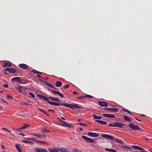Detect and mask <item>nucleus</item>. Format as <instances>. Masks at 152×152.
<instances>
[{
    "instance_id": "nucleus-40",
    "label": "nucleus",
    "mask_w": 152,
    "mask_h": 152,
    "mask_svg": "<svg viewBox=\"0 0 152 152\" xmlns=\"http://www.w3.org/2000/svg\"><path fill=\"white\" fill-rule=\"evenodd\" d=\"M85 97L90 98H93V96H91V95H85Z\"/></svg>"
},
{
    "instance_id": "nucleus-59",
    "label": "nucleus",
    "mask_w": 152,
    "mask_h": 152,
    "mask_svg": "<svg viewBox=\"0 0 152 152\" xmlns=\"http://www.w3.org/2000/svg\"><path fill=\"white\" fill-rule=\"evenodd\" d=\"M124 147L125 148H129V149H130V148L128 147H127L126 146H124Z\"/></svg>"
},
{
    "instance_id": "nucleus-31",
    "label": "nucleus",
    "mask_w": 152,
    "mask_h": 152,
    "mask_svg": "<svg viewBox=\"0 0 152 152\" xmlns=\"http://www.w3.org/2000/svg\"><path fill=\"white\" fill-rule=\"evenodd\" d=\"M38 137L43 138V137L46 138L47 136L46 135H44L42 134H38Z\"/></svg>"
},
{
    "instance_id": "nucleus-47",
    "label": "nucleus",
    "mask_w": 152,
    "mask_h": 152,
    "mask_svg": "<svg viewBox=\"0 0 152 152\" xmlns=\"http://www.w3.org/2000/svg\"><path fill=\"white\" fill-rule=\"evenodd\" d=\"M22 142L24 143H28V142H29V141H28L25 140H23L22 141Z\"/></svg>"
},
{
    "instance_id": "nucleus-25",
    "label": "nucleus",
    "mask_w": 152,
    "mask_h": 152,
    "mask_svg": "<svg viewBox=\"0 0 152 152\" xmlns=\"http://www.w3.org/2000/svg\"><path fill=\"white\" fill-rule=\"evenodd\" d=\"M105 151H110L111 152H117V151L115 150H113L112 149L110 148H105Z\"/></svg>"
},
{
    "instance_id": "nucleus-1",
    "label": "nucleus",
    "mask_w": 152,
    "mask_h": 152,
    "mask_svg": "<svg viewBox=\"0 0 152 152\" xmlns=\"http://www.w3.org/2000/svg\"><path fill=\"white\" fill-rule=\"evenodd\" d=\"M124 125V124L120 122H115L113 124H109L108 126H112L114 127H118L120 128L122 127V126Z\"/></svg>"
},
{
    "instance_id": "nucleus-44",
    "label": "nucleus",
    "mask_w": 152,
    "mask_h": 152,
    "mask_svg": "<svg viewBox=\"0 0 152 152\" xmlns=\"http://www.w3.org/2000/svg\"><path fill=\"white\" fill-rule=\"evenodd\" d=\"M75 105H71L70 104V108L72 109L73 110L75 107H74Z\"/></svg>"
},
{
    "instance_id": "nucleus-39",
    "label": "nucleus",
    "mask_w": 152,
    "mask_h": 152,
    "mask_svg": "<svg viewBox=\"0 0 152 152\" xmlns=\"http://www.w3.org/2000/svg\"><path fill=\"white\" fill-rule=\"evenodd\" d=\"M35 141L36 142H39V143H45V144H48L47 143H46V142H42V141H38L37 140H35Z\"/></svg>"
},
{
    "instance_id": "nucleus-61",
    "label": "nucleus",
    "mask_w": 152,
    "mask_h": 152,
    "mask_svg": "<svg viewBox=\"0 0 152 152\" xmlns=\"http://www.w3.org/2000/svg\"><path fill=\"white\" fill-rule=\"evenodd\" d=\"M82 119H78V120H77V121H78V122H80V121H82Z\"/></svg>"
},
{
    "instance_id": "nucleus-33",
    "label": "nucleus",
    "mask_w": 152,
    "mask_h": 152,
    "mask_svg": "<svg viewBox=\"0 0 152 152\" xmlns=\"http://www.w3.org/2000/svg\"><path fill=\"white\" fill-rule=\"evenodd\" d=\"M75 105V108L76 109H81L82 108V107H79L78 106V104H74Z\"/></svg>"
},
{
    "instance_id": "nucleus-63",
    "label": "nucleus",
    "mask_w": 152,
    "mask_h": 152,
    "mask_svg": "<svg viewBox=\"0 0 152 152\" xmlns=\"http://www.w3.org/2000/svg\"><path fill=\"white\" fill-rule=\"evenodd\" d=\"M61 118L62 119V120H65V118H64L63 117H61Z\"/></svg>"
},
{
    "instance_id": "nucleus-62",
    "label": "nucleus",
    "mask_w": 152,
    "mask_h": 152,
    "mask_svg": "<svg viewBox=\"0 0 152 152\" xmlns=\"http://www.w3.org/2000/svg\"><path fill=\"white\" fill-rule=\"evenodd\" d=\"M8 132L10 133L12 135V134L11 132L9 130H8L7 131Z\"/></svg>"
},
{
    "instance_id": "nucleus-32",
    "label": "nucleus",
    "mask_w": 152,
    "mask_h": 152,
    "mask_svg": "<svg viewBox=\"0 0 152 152\" xmlns=\"http://www.w3.org/2000/svg\"><path fill=\"white\" fill-rule=\"evenodd\" d=\"M32 72L34 73L35 74L39 73V74H42V72L37 71V70H36L35 69H33V70H32Z\"/></svg>"
},
{
    "instance_id": "nucleus-56",
    "label": "nucleus",
    "mask_w": 152,
    "mask_h": 152,
    "mask_svg": "<svg viewBox=\"0 0 152 152\" xmlns=\"http://www.w3.org/2000/svg\"><path fill=\"white\" fill-rule=\"evenodd\" d=\"M19 135H21L23 136H25V134H23V133H20L19 134Z\"/></svg>"
},
{
    "instance_id": "nucleus-41",
    "label": "nucleus",
    "mask_w": 152,
    "mask_h": 152,
    "mask_svg": "<svg viewBox=\"0 0 152 152\" xmlns=\"http://www.w3.org/2000/svg\"><path fill=\"white\" fill-rule=\"evenodd\" d=\"M13 97L9 95H7V98L9 99H12Z\"/></svg>"
},
{
    "instance_id": "nucleus-8",
    "label": "nucleus",
    "mask_w": 152,
    "mask_h": 152,
    "mask_svg": "<svg viewBox=\"0 0 152 152\" xmlns=\"http://www.w3.org/2000/svg\"><path fill=\"white\" fill-rule=\"evenodd\" d=\"M52 91L54 94H56L61 97H64L63 94L58 91L52 90Z\"/></svg>"
},
{
    "instance_id": "nucleus-24",
    "label": "nucleus",
    "mask_w": 152,
    "mask_h": 152,
    "mask_svg": "<svg viewBox=\"0 0 152 152\" xmlns=\"http://www.w3.org/2000/svg\"><path fill=\"white\" fill-rule=\"evenodd\" d=\"M20 144H16L15 145V147L17 150L18 151L20 152H22L20 150Z\"/></svg>"
},
{
    "instance_id": "nucleus-60",
    "label": "nucleus",
    "mask_w": 152,
    "mask_h": 152,
    "mask_svg": "<svg viewBox=\"0 0 152 152\" xmlns=\"http://www.w3.org/2000/svg\"><path fill=\"white\" fill-rule=\"evenodd\" d=\"M2 129L3 130H5L7 131V130H8L7 129H6L4 128H2Z\"/></svg>"
},
{
    "instance_id": "nucleus-36",
    "label": "nucleus",
    "mask_w": 152,
    "mask_h": 152,
    "mask_svg": "<svg viewBox=\"0 0 152 152\" xmlns=\"http://www.w3.org/2000/svg\"><path fill=\"white\" fill-rule=\"evenodd\" d=\"M72 152H82L80 150H78L76 148L74 149L73 150Z\"/></svg>"
},
{
    "instance_id": "nucleus-48",
    "label": "nucleus",
    "mask_w": 152,
    "mask_h": 152,
    "mask_svg": "<svg viewBox=\"0 0 152 152\" xmlns=\"http://www.w3.org/2000/svg\"><path fill=\"white\" fill-rule=\"evenodd\" d=\"M31 134H32V135H33L35 136H36V137H39V136H38V134H32V133H31Z\"/></svg>"
},
{
    "instance_id": "nucleus-55",
    "label": "nucleus",
    "mask_w": 152,
    "mask_h": 152,
    "mask_svg": "<svg viewBox=\"0 0 152 152\" xmlns=\"http://www.w3.org/2000/svg\"><path fill=\"white\" fill-rule=\"evenodd\" d=\"M42 112L46 115L48 116H49L48 115L45 111L43 110Z\"/></svg>"
},
{
    "instance_id": "nucleus-10",
    "label": "nucleus",
    "mask_w": 152,
    "mask_h": 152,
    "mask_svg": "<svg viewBox=\"0 0 152 152\" xmlns=\"http://www.w3.org/2000/svg\"><path fill=\"white\" fill-rule=\"evenodd\" d=\"M50 152H58L59 151V148H50L49 149Z\"/></svg>"
},
{
    "instance_id": "nucleus-15",
    "label": "nucleus",
    "mask_w": 152,
    "mask_h": 152,
    "mask_svg": "<svg viewBox=\"0 0 152 152\" xmlns=\"http://www.w3.org/2000/svg\"><path fill=\"white\" fill-rule=\"evenodd\" d=\"M42 132L43 133L46 134L50 132V131L48 130L45 127H44L42 129Z\"/></svg>"
},
{
    "instance_id": "nucleus-37",
    "label": "nucleus",
    "mask_w": 152,
    "mask_h": 152,
    "mask_svg": "<svg viewBox=\"0 0 152 152\" xmlns=\"http://www.w3.org/2000/svg\"><path fill=\"white\" fill-rule=\"evenodd\" d=\"M29 95H30L32 97L34 98L35 97V96L34 94L31 92H29Z\"/></svg>"
},
{
    "instance_id": "nucleus-50",
    "label": "nucleus",
    "mask_w": 152,
    "mask_h": 152,
    "mask_svg": "<svg viewBox=\"0 0 152 152\" xmlns=\"http://www.w3.org/2000/svg\"><path fill=\"white\" fill-rule=\"evenodd\" d=\"M69 85L68 84H67L66 85H65L64 86V88L65 89H66L67 88H68L69 87Z\"/></svg>"
},
{
    "instance_id": "nucleus-18",
    "label": "nucleus",
    "mask_w": 152,
    "mask_h": 152,
    "mask_svg": "<svg viewBox=\"0 0 152 152\" xmlns=\"http://www.w3.org/2000/svg\"><path fill=\"white\" fill-rule=\"evenodd\" d=\"M48 98H49V99H50V100L52 101L57 102H60L59 100L57 98H55L53 97H48Z\"/></svg>"
},
{
    "instance_id": "nucleus-3",
    "label": "nucleus",
    "mask_w": 152,
    "mask_h": 152,
    "mask_svg": "<svg viewBox=\"0 0 152 152\" xmlns=\"http://www.w3.org/2000/svg\"><path fill=\"white\" fill-rule=\"evenodd\" d=\"M82 137L87 142L89 143H94V141L91 138H89L86 136H83Z\"/></svg>"
},
{
    "instance_id": "nucleus-28",
    "label": "nucleus",
    "mask_w": 152,
    "mask_h": 152,
    "mask_svg": "<svg viewBox=\"0 0 152 152\" xmlns=\"http://www.w3.org/2000/svg\"><path fill=\"white\" fill-rule=\"evenodd\" d=\"M96 122L99 123V124H102L104 125V121H101L100 120H96Z\"/></svg>"
},
{
    "instance_id": "nucleus-49",
    "label": "nucleus",
    "mask_w": 152,
    "mask_h": 152,
    "mask_svg": "<svg viewBox=\"0 0 152 152\" xmlns=\"http://www.w3.org/2000/svg\"><path fill=\"white\" fill-rule=\"evenodd\" d=\"M139 150H140L141 151H144L145 149L143 148H140V147H139Z\"/></svg>"
},
{
    "instance_id": "nucleus-34",
    "label": "nucleus",
    "mask_w": 152,
    "mask_h": 152,
    "mask_svg": "<svg viewBox=\"0 0 152 152\" xmlns=\"http://www.w3.org/2000/svg\"><path fill=\"white\" fill-rule=\"evenodd\" d=\"M70 104L68 103L66 104H62V106H63L65 107L70 108Z\"/></svg>"
},
{
    "instance_id": "nucleus-51",
    "label": "nucleus",
    "mask_w": 152,
    "mask_h": 152,
    "mask_svg": "<svg viewBox=\"0 0 152 152\" xmlns=\"http://www.w3.org/2000/svg\"><path fill=\"white\" fill-rule=\"evenodd\" d=\"M52 112L53 113H56V112L54 111L52 109H49L48 110V112Z\"/></svg>"
},
{
    "instance_id": "nucleus-26",
    "label": "nucleus",
    "mask_w": 152,
    "mask_h": 152,
    "mask_svg": "<svg viewBox=\"0 0 152 152\" xmlns=\"http://www.w3.org/2000/svg\"><path fill=\"white\" fill-rule=\"evenodd\" d=\"M61 152H69V151L64 148H62L59 149Z\"/></svg>"
},
{
    "instance_id": "nucleus-52",
    "label": "nucleus",
    "mask_w": 152,
    "mask_h": 152,
    "mask_svg": "<svg viewBox=\"0 0 152 152\" xmlns=\"http://www.w3.org/2000/svg\"><path fill=\"white\" fill-rule=\"evenodd\" d=\"M37 76L38 77H40V78H41V79H44V78H43V77H41V75H40L39 74H37Z\"/></svg>"
},
{
    "instance_id": "nucleus-9",
    "label": "nucleus",
    "mask_w": 152,
    "mask_h": 152,
    "mask_svg": "<svg viewBox=\"0 0 152 152\" xmlns=\"http://www.w3.org/2000/svg\"><path fill=\"white\" fill-rule=\"evenodd\" d=\"M105 110H108L112 112H114V113H117L118 112V109L117 108H105Z\"/></svg>"
},
{
    "instance_id": "nucleus-12",
    "label": "nucleus",
    "mask_w": 152,
    "mask_h": 152,
    "mask_svg": "<svg viewBox=\"0 0 152 152\" xmlns=\"http://www.w3.org/2000/svg\"><path fill=\"white\" fill-rule=\"evenodd\" d=\"M18 66L21 69H26L28 68L27 65L24 64H21L18 65Z\"/></svg>"
},
{
    "instance_id": "nucleus-7",
    "label": "nucleus",
    "mask_w": 152,
    "mask_h": 152,
    "mask_svg": "<svg viewBox=\"0 0 152 152\" xmlns=\"http://www.w3.org/2000/svg\"><path fill=\"white\" fill-rule=\"evenodd\" d=\"M48 103L51 105H53L55 106H62V104L60 103H58L53 102L51 101H49Z\"/></svg>"
},
{
    "instance_id": "nucleus-38",
    "label": "nucleus",
    "mask_w": 152,
    "mask_h": 152,
    "mask_svg": "<svg viewBox=\"0 0 152 152\" xmlns=\"http://www.w3.org/2000/svg\"><path fill=\"white\" fill-rule=\"evenodd\" d=\"M132 147L133 148L138 150L139 149V146L137 145H132Z\"/></svg>"
},
{
    "instance_id": "nucleus-21",
    "label": "nucleus",
    "mask_w": 152,
    "mask_h": 152,
    "mask_svg": "<svg viewBox=\"0 0 152 152\" xmlns=\"http://www.w3.org/2000/svg\"><path fill=\"white\" fill-rule=\"evenodd\" d=\"M56 86L57 87H59L61 86L62 83L61 82L58 81L56 83Z\"/></svg>"
},
{
    "instance_id": "nucleus-13",
    "label": "nucleus",
    "mask_w": 152,
    "mask_h": 152,
    "mask_svg": "<svg viewBox=\"0 0 152 152\" xmlns=\"http://www.w3.org/2000/svg\"><path fill=\"white\" fill-rule=\"evenodd\" d=\"M36 152H47V150L45 148H37Z\"/></svg>"
},
{
    "instance_id": "nucleus-54",
    "label": "nucleus",
    "mask_w": 152,
    "mask_h": 152,
    "mask_svg": "<svg viewBox=\"0 0 152 152\" xmlns=\"http://www.w3.org/2000/svg\"><path fill=\"white\" fill-rule=\"evenodd\" d=\"M84 97L83 96H80L78 97V98L79 99H81L83 98Z\"/></svg>"
},
{
    "instance_id": "nucleus-64",
    "label": "nucleus",
    "mask_w": 152,
    "mask_h": 152,
    "mask_svg": "<svg viewBox=\"0 0 152 152\" xmlns=\"http://www.w3.org/2000/svg\"><path fill=\"white\" fill-rule=\"evenodd\" d=\"M140 116H143V117H145V115L144 114H140Z\"/></svg>"
},
{
    "instance_id": "nucleus-29",
    "label": "nucleus",
    "mask_w": 152,
    "mask_h": 152,
    "mask_svg": "<svg viewBox=\"0 0 152 152\" xmlns=\"http://www.w3.org/2000/svg\"><path fill=\"white\" fill-rule=\"evenodd\" d=\"M114 141H115L117 143L120 144L123 143V142L122 141L118 139H114Z\"/></svg>"
},
{
    "instance_id": "nucleus-14",
    "label": "nucleus",
    "mask_w": 152,
    "mask_h": 152,
    "mask_svg": "<svg viewBox=\"0 0 152 152\" xmlns=\"http://www.w3.org/2000/svg\"><path fill=\"white\" fill-rule=\"evenodd\" d=\"M61 122L64 123V124H62V126H65L70 128H72L73 127V126L72 125L67 124V122L66 121H61Z\"/></svg>"
},
{
    "instance_id": "nucleus-27",
    "label": "nucleus",
    "mask_w": 152,
    "mask_h": 152,
    "mask_svg": "<svg viewBox=\"0 0 152 152\" xmlns=\"http://www.w3.org/2000/svg\"><path fill=\"white\" fill-rule=\"evenodd\" d=\"M93 116L94 118L95 119H100L102 118L101 116H98L94 114L93 115Z\"/></svg>"
},
{
    "instance_id": "nucleus-11",
    "label": "nucleus",
    "mask_w": 152,
    "mask_h": 152,
    "mask_svg": "<svg viewBox=\"0 0 152 152\" xmlns=\"http://www.w3.org/2000/svg\"><path fill=\"white\" fill-rule=\"evenodd\" d=\"M88 134L89 136L93 137H96L99 136V134L96 133L89 132Z\"/></svg>"
},
{
    "instance_id": "nucleus-17",
    "label": "nucleus",
    "mask_w": 152,
    "mask_h": 152,
    "mask_svg": "<svg viewBox=\"0 0 152 152\" xmlns=\"http://www.w3.org/2000/svg\"><path fill=\"white\" fill-rule=\"evenodd\" d=\"M105 139L110 140H113L114 139V138L112 136L110 135H109L105 134Z\"/></svg>"
},
{
    "instance_id": "nucleus-46",
    "label": "nucleus",
    "mask_w": 152,
    "mask_h": 152,
    "mask_svg": "<svg viewBox=\"0 0 152 152\" xmlns=\"http://www.w3.org/2000/svg\"><path fill=\"white\" fill-rule=\"evenodd\" d=\"M3 87L5 88H8V85L7 84H4Z\"/></svg>"
},
{
    "instance_id": "nucleus-53",
    "label": "nucleus",
    "mask_w": 152,
    "mask_h": 152,
    "mask_svg": "<svg viewBox=\"0 0 152 152\" xmlns=\"http://www.w3.org/2000/svg\"><path fill=\"white\" fill-rule=\"evenodd\" d=\"M78 124H80L81 125H83V126H87V124H84L82 123H79Z\"/></svg>"
},
{
    "instance_id": "nucleus-57",
    "label": "nucleus",
    "mask_w": 152,
    "mask_h": 152,
    "mask_svg": "<svg viewBox=\"0 0 152 152\" xmlns=\"http://www.w3.org/2000/svg\"><path fill=\"white\" fill-rule=\"evenodd\" d=\"M108 106V104L106 102H105V107H107Z\"/></svg>"
},
{
    "instance_id": "nucleus-20",
    "label": "nucleus",
    "mask_w": 152,
    "mask_h": 152,
    "mask_svg": "<svg viewBox=\"0 0 152 152\" xmlns=\"http://www.w3.org/2000/svg\"><path fill=\"white\" fill-rule=\"evenodd\" d=\"M105 117L108 118H115V116L113 114H105Z\"/></svg>"
},
{
    "instance_id": "nucleus-58",
    "label": "nucleus",
    "mask_w": 152,
    "mask_h": 152,
    "mask_svg": "<svg viewBox=\"0 0 152 152\" xmlns=\"http://www.w3.org/2000/svg\"><path fill=\"white\" fill-rule=\"evenodd\" d=\"M1 148H3L4 149H5V147L4 145H1Z\"/></svg>"
},
{
    "instance_id": "nucleus-22",
    "label": "nucleus",
    "mask_w": 152,
    "mask_h": 152,
    "mask_svg": "<svg viewBox=\"0 0 152 152\" xmlns=\"http://www.w3.org/2000/svg\"><path fill=\"white\" fill-rule=\"evenodd\" d=\"M18 90V91L19 93H21L22 91V87H21L19 86L18 85V86H16L15 87Z\"/></svg>"
},
{
    "instance_id": "nucleus-45",
    "label": "nucleus",
    "mask_w": 152,
    "mask_h": 152,
    "mask_svg": "<svg viewBox=\"0 0 152 152\" xmlns=\"http://www.w3.org/2000/svg\"><path fill=\"white\" fill-rule=\"evenodd\" d=\"M21 104L23 105H26V106H28V105L30 104H29L27 103H25V102H23V103H22Z\"/></svg>"
},
{
    "instance_id": "nucleus-35",
    "label": "nucleus",
    "mask_w": 152,
    "mask_h": 152,
    "mask_svg": "<svg viewBox=\"0 0 152 152\" xmlns=\"http://www.w3.org/2000/svg\"><path fill=\"white\" fill-rule=\"evenodd\" d=\"M36 139L35 137H31V138H25V139L28 140H32L34 141H35V140H35V139Z\"/></svg>"
},
{
    "instance_id": "nucleus-19",
    "label": "nucleus",
    "mask_w": 152,
    "mask_h": 152,
    "mask_svg": "<svg viewBox=\"0 0 152 152\" xmlns=\"http://www.w3.org/2000/svg\"><path fill=\"white\" fill-rule=\"evenodd\" d=\"M30 126L26 124H24V126L22 127L19 128V130H22L26 129L27 127H29Z\"/></svg>"
},
{
    "instance_id": "nucleus-43",
    "label": "nucleus",
    "mask_w": 152,
    "mask_h": 152,
    "mask_svg": "<svg viewBox=\"0 0 152 152\" xmlns=\"http://www.w3.org/2000/svg\"><path fill=\"white\" fill-rule=\"evenodd\" d=\"M123 110L126 112L128 113L129 114H132L130 111L127 109H123Z\"/></svg>"
},
{
    "instance_id": "nucleus-23",
    "label": "nucleus",
    "mask_w": 152,
    "mask_h": 152,
    "mask_svg": "<svg viewBox=\"0 0 152 152\" xmlns=\"http://www.w3.org/2000/svg\"><path fill=\"white\" fill-rule=\"evenodd\" d=\"M124 118L125 120L127 121H132V118L127 116H125L124 117Z\"/></svg>"
},
{
    "instance_id": "nucleus-4",
    "label": "nucleus",
    "mask_w": 152,
    "mask_h": 152,
    "mask_svg": "<svg viewBox=\"0 0 152 152\" xmlns=\"http://www.w3.org/2000/svg\"><path fill=\"white\" fill-rule=\"evenodd\" d=\"M5 69L6 71H8L10 73L13 74L16 72L15 69L11 68H7Z\"/></svg>"
},
{
    "instance_id": "nucleus-2",
    "label": "nucleus",
    "mask_w": 152,
    "mask_h": 152,
    "mask_svg": "<svg viewBox=\"0 0 152 152\" xmlns=\"http://www.w3.org/2000/svg\"><path fill=\"white\" fill-rule=\"evenodd\" d=\"M129 126L134 130L141 129L138 125H137V126H136L135 125L132 123L129 124Z\"/></svg>"
},
{
    "instance_id": "nucleus-5",
    "label": "nucleus",
    "mask_w": 152,
    "mask_h": 152,
    "mask_svg": "<svg viewBox=\"0 0 152 152\" xmlns=\"http://www.w3.org/2000/svg\"><path fill=\"white\" fill-rule=\"evenodd\" d=\"M38 96L39 97V99H42L43 101H49V98H48L46 97L45 96L42 95L38 94Z\"/></svg>"
},
{
    "instance_id": "nucleus-42",
    "label": "nucleus",
    "mask_w": 152,
    "mask_h": 152,
    "mask_svg": "<svg viewBox=\"0 0 152 152\" xmlns=\"http://www.w3.org/2000/svg\"><path fill=\"white\" fill-rule=\"evenodd\" d=\"M44 82H45V84L47 85L48 86H49V87H50V86H51V84L48 83L47 82H45V81H44Z\"/></svg>"
},
{
    "instance_id": "nucleus-16",
    "label": "nucleus",
    "mask_w": 152,
    "mask_h": 152,
    "mask_svg": "<svg viewBox=\"0 0 152 152\" xmlns=\"http://www.w3.org/2000/svg\"><path fill=\"white\" fill-rule=\"evenodd\" d=\"M4 65H2L3 67H11L12 66V64H11L9 62L7 63L4 62Z\"/></svg>"
},
{
    "instance_id": "nucleus-30",
    "label": "nucleus",
    "mask_w": 152,
    "mask_h": 152,
    "mask_svg": "<svg viewBox=\"0 0 152 152\" xmlns=\"http://www.w3.org/2000/svg\"><path fill=\"white\" fill-rule=\"evenodd\" d=\"M99 104L101 107H104V102L99 101Z\"/></svg>"
},
{
    "instance_id": "nucleus-6",
    "label": "nucleus",
    "mask_w": 152,
    "mask_h": 152,
    "mask_svg": "<svg viewBox=\"0 0 152 152\" xmlns=\"http://www.w3.org/2000/svg\"><path fill=\"white\" fill-rule=\"evenodd\" d=\"M11 81H15L18 83H21L22 82V80L19 77H13L11 80Z\"/></svg>"
}]
</instances>
